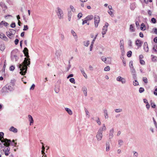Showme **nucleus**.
<instances>
[{
  "label": "nucleus",
  "instance_id": "nucleus-8",
  "mask_svg": "<svg viewBox=\"0 0 157 157\" xmlns=\"http://www.w3.org/2000/svg\"><path fill=\"white\" fill-rule=\"evenodd\" d=\"M10 83V85L7 86L10 91H13L14 89V83L12 82Z\"/></svg>",
  "mask_w": 157,
  "mask_h": 157
},
{
  "label": "nucleus",
  "instance_id": "nucleus-2",
  "mask_svg": "<svg viewBox=\"0 0 157 157\" xmlns=\"http://www.w3.org/2000/svg\"><path fill=\"white\" fill-rule=\"evenodd\" d=\"M1 141L2 143H4L3 145L4 147V149H3V151H1V153H2L3 152L5 153V154L6 156L9 155L10 154V148L9 146L10 145L11 143V140L7 139H3L1 140Z\"/></svg>",
  "mask_w": 157,
  "mask_h": 157
},
{
  "label": "nucleus",
  "instance_id": "nucleus-43",
  "mask_svg": "<svg viewBox=\"0 0 157 157\" xmlns=\"http://www.w3.org/2000/svg\"><path fill=\"white\" fill-rule=\"evenodd\" d=\"M108 12L109 14L111 16L113 17V11L111 10H109L108 11Z\"/></svg>",
  "mask_w": 157,
  "mask_h": 157
},
{
  "label": "nucleus",
  "instance_id": "nucleus-44",
  "mask_svg": "<svg viewBox=\"0 0 157 157\" xmlns=\"http://www.w3.org/2000/svg\"><path fill=\"white\" fill-rule=\"evenodd\" d=\"M69 81L72 83L74 84L75 83V80L74 78H70Z\"/></svg>",
  "mask_w": 157,
  "mask_h": 157
},
{
  "label": "nucleus",
  "instance_id": "nucleus-23",
  "mask_svg": "<svg viewBox=\"0 0 157 157\" xmlns=\"http://www.w3.org/2000/svg\"><path fill=\"white\" fill-rule=\"evenodd\" d=\"M136 7V5L134 3H132L130 6V9L132 10H133Z\"/></svg>",
  "mask_w": 157,
  "mask_h": 157
},
{
  "label": "nucleus",
  "instance_id": "nucleus-10",
  "mask_svg": "<svg viewBox=\"0 0 157 157\" xmlns=\"http://www.w3.org/2000/svg\"><path fill=\"white\" fill-rule=\"evenodd\" d=\"M114 132V130L113 128L110 129L109 131V139L111 140L113 136V133Z\"/></svg>",
  "mask_w": 157,
  "mask_h": 157
},
{
  "label": "nucleus",
  "instance_id": "nucleus-46",
  "mask_svg": "<svg viewBox=\"0 0 157 157\" xmlns=\"http://www.w3.org/2000/svg\"><path fill=\"white\" fill-rule=\"evenodd\" d=\"M138 82L136 80H135V81H133V85L134 86H136L138 85Z\"/></svg>",
  "mask_w": 157,
  "mask_h": 157
},
{
  "label": "nucleus",
  "instance_id": "nucleus-59",
  "mask_svg": "<svg viewBox=\"0 0 157 157\" xmlns=\"http://www.w3.org/2000/svg\"><path fill=\"white\" fill-rule=\"evenodd\" d=\"M154 33L156 34H157V29L156 28H154L153 29Z\"/></svg>",
  "mask_w": 157,
  "mask_h": 157
},
{
  "label": "nucleus",
  "instance_id": "nucleus-12",
  "mask_svg": "<svg viewBox=\"0 0 157 157\" xmlns=\"http://www.w3.org/2000/svg\"><path fill=\"white\" fill-rule=\"evenodd\" d=\"M136 44L139 47H140L142 46L143 42L140 40L137 39L136 41Z\"/></svg>",
  "mask_w": 157,
  "mask_h": 157
},
{
  "label": "nucleus",
  "instance_id": "nucleus-17",
  "mask_svg": "<svg viewBox=\"0 0 157 157\" xmlns=\"http://www.w3.org/2000/svg\"><path fill=\"white\" fill-rule=\"evenodd\" d=\"M9 130L14 133H17V129L13 126H12L10 129Z\"/></svg>",
  "mask_w": 157,
  "mask_h": 157
},
{
  "label": "nucleus",
  "instance_id": "nucleus-39",
  "mask_svg": "<svg viewBox=\"0 0 157 157\" xmlns=\"http://www.w3.org/2000/svg\"><path fill=\"white\" fill-rule=\"evenodd\" d=\"M85 113H86V116H87V117L88 118H89L90 117V115L89 114V112L88 111L86 108L85 109Z\"/></svg>",
  "mask_w": 157,
  "mask_h": 157
},
{
  "label": "nucleus",
  "instance_id": "nucleus-57",
  "mask_svg": "<svg viewBox=\"0 0 157 157\" xmlns=\"http://www.w3.org/2000/svg\"><path fill=\"white\" fill-rule=\"evenodd\" d=\"M41 144H42V151H44L45 148L44 146L43 145V142H41Z\"/></svg>",
  "mask_w": 157,
  "mask_h": 157
},
{
  "label": "nucleus",
  "instance_id": "nucleus-55",
  "mask_svg": "<svg viewBox=\"0 0 157 157\" xmlns=\"http://www.w3.org/2000/svg\"><path fill=\"white\" fill-rule=\"evenodd\" d=\"M72 13L71 10L68 11V16H71Z\"/></svg>",
  "mask_w": 157,
  "mask_h": 157
},
{
  "label": "nucleus",
  "instance_id": "nucleus-27",
  "mask_svg": "<svg viewBox=\"0 0 157 157\" xmlns=\"http://www.w3.org/2000/svg\"><path fill=\"white\" fill-rule=\"evenodd\" d=\"M80 71L84 77L86 78H87V75H86V73H85L83 69H81Z\"/></svg>",
  "mask_w": 157,
  "mask_h": 157
},
{
  "label": "nucleus",
  "instance_id": "nucleus-60",
  "mask_svg": "<svg viewBox=\"0 0 157 157\" xmlns=\"http://www.w3.org/2000/svg\"><path fill=\"white\" fill-rule=\"evenodd\" d=\"M16 26V25H15V24L14 22V23H12L11 24V25H10V26L12 28H14Z\"/></svg>",
  "mask_w": 157,
  "mask_h": 157
},
{
  "label": "nucleus",
  "instance_id": "nucleus-29",
  "mask_svg": "<svg viewBox=\"0 0 157 157\" xmlns=\"http://www.w3.org/2000/svg\"><path fill=\"white\" fill-rule=\"evenodd\" d=\"M5 48V46L3 44H0V50L2 51H3Z\"/></svg>",
  "mask_w": 157,
  "mask_h": 157
},
{
  "label": "nucleus",
  "instance_id": "nucleus-45",
  "mask_svg": "<svg viewBox=\"0 0 157 157\" xmlns=\"http://www.w3.org/2000/svg\"><path fill=\"white\" fill-rule=\"evenodd\" d=\"M122 111V109H120V108L116 109L115 110V112L117 113L121 112V111Z\"/></svg>",
  "mask_w": 157,
  "mask_h": 157
},
{
  "label": "nucleus",
  "instance_id": "nucleus-14",
  "mask_svg": "<svg viewBox=\"0 0 157 157\" xmlns=\"http://www.w3.org/2000/svg\"><path fill=\"white\" fill-rule=\"evenodd\" d=\"M71 33L73 36L74 37V38L75 40L76 41H77L78 40V36L75 32L73 30H71Z\"/></svg>",
  "mask_w": 157,
  "mask_h": 157
},
{
  "label": "nucleus",
  "instance_id": "nucleus-24",
  "mask_svg": "<svg viewBox=\"0 0 157 157\" xmlns=\"http://www.w3.org/2000/svg\"><path fill=\"white\" fill-rule=\"evenodd\" d=\"M9 32H10V33L12 34V35H14L16 33V31L15 30L13 29H10L9 31H8Z\"/></svg>",
  "mask_w": 157,
  "mask_h": 157
},
{
  "label": "nucleus",
  "instance_id": "nucleus-30",
  "mask_svg": "<svg viewBox=\"0 0 157 157\" xmlns=\"http://www.w3.org/2000/svg\"><path fill=\"white\" fill-rule=\"evenodd\" d=\"M10 33L9 31L6 32V34L7 36L10 39H11L13 36V35H12V34L11 33Z\"/></svg>",
  "mask_w": 157,
  "mask_h": 157
},
{
  "label": "nucleus",
  "instance_id": "nucleus-28",
  "mask_svg": "<svg viewBox=\"0 0 157 157\" xmlns=\"http://www.w3.org/2000/svg\"><path fill=\"white\" fill-rule=\"evenodd\" d=\"M93 16L92 15H90L87 16L85 18L88 21L92 19L93 18Z\"/></svg>",
  "mask_w": 157,
  "mask_h": 157
},
{
  "label": "nucleus",
  "instance_id": "nucleus-63",
  "mask_svg": "<svg viewBox=\"0 0 157 157\" xmlns=\"http://www.w3.org/2000/svg\"><path fill=\"white\" fill-rule=\"evenodd\" d=\"M35 86V85L34 84H33L30 89V90H33L34 89Z\"/></svg>",
  "mask_w": 157,
  "mask_h": 157
},
{
  "label": "nucleus",
  "instance_id": "nucleus-54",
  "mask_svg": "<svg viewBox=\"0 0 157 157\" xmlns=\"http://www.w3.org/2000/svg\"><path fill=\"white\" fill-rule=\"evenodd\" d=\"M128 45L129 46L131 47L132 46V42L130 40H128Z\"/></svg>",
  "mask_w": 157,
  "mask_h": 157
},
{
  "label": "nucleus",
  "instance_id": "nucleus-36",
  "mask_svg": "<svg viewBox=\"0 0 157 157\" xmlns=\"http://www.w3.org/2000/svg\"><path fill=\"white\" fill-rule=\"evenodd\" d=\"M132 52L131 51L128 52L127 53V56L128 57H130L132 56Z\"/></svg>",
  "mask_w": 157,
  "mask_h": 157
},
{
  "label": "nucleus",
  "instance_id": "nucleus-3",
  "mask_svg": "<svg viewBox=\"0 0 157 157\" xmlns=\"http://www.w3.org/2000/svg\"><path fill=\"white\" fill-rule=\"evenodd\" d=\"M106 128L105 124H103L102 127L100 128L98 130L96 135V138L98 141H99L102 140L103 137L102 132L103 131H105Z\"/></svg>",
  "mask_w": 157,
  "mask_h": 157
},
{
  "label": "nucleus",
  "instance_id": "nucleus-6",
  "mask_svg": "<svg viewBox=\"0 0 157 157\" xmlns=\"http://www.w3.org/2000/svg\"><path fill=\"white\" fill-rule=\"evenodd\" d=\"M109 25V24L107 22L105 23V25L103 26L102 29V30L101 33L102 35H104L106 33V32L107 31L108 27Z\"/></svg>",
  "mask_w": 157,
  "mask_h": 157
},
{
  "label": "nucleus",
  "instance_id": "nucleus-4",
  "mask_svg": "<svg viewBox=\"0 0 157 157\" xmlns=\"http://www.w3.org/2000/svg\"><path fill=\"white\" fill-rule=\"evenodd\" d=\"M56 13L58 18L60 19L63 18V10L59 7H58L56 10Z\"/></svg>",
  "mask_w": 157,
  "mask_h": 157
},
{
  "label": "nucleus",
  "instance_id": "nucleus-7",
  "mask_svg": "<svg viewBox=\"0 0 157 157\" xmlns=\"http://www.w3.org/2000/svg\"><path fill=\"white\" fill-rule=\"evenodd\" d=\"M117 80L121 82L123 84L125 83L126 82L124 78H122L121 76H119L117 78Z\"/></svg>",
  "mask_w": 157,
  "mask_h": 157
},
{
  "label": "nucleus",
  "instance_id": "nucleus-41",
  "mask_svg": "<svg viewBox=\"0 0 157 157\" xmlns=\"http://www.w3.org/2000/svg\"><path fill=\"white\" fill-rule=\"evenodd\" d=\"M55 54L58 57H59L60 56V52L59 51H57Z\"/></svg>",
  "mask_w": 157,
  "mask_h": 157
},
{
  "label": "nucleus",
  "instance_id": "nucleus-42",
  "mask_svg": "<svg viewBox=\"0 0 157 157\" xmlns=\"http://www.w3.org/2000/svg\"><path fill=\"white\" fill-rule=\"evenodd\" d=\"M120 47H124V42L123 40H121L120 41Z\"/></svg>",
  "mask_w": 157,
  "mask_h": 157
},
{
  "label": "nucleus",
  "instance_id": "nucleus-21",
  "mask_svg": "<svg viewBox=\"0 0 157 157\" xmlns=\"http://www.w3.org/2000/svg\"><path fill=\"white\" fill-rule=\"evenodd\" d=\"M0 6L2 8L4 9L5 10L7 8L6 6L5 5V3L2 2L0 3Z\"/></svg>",
  "mask_w": 157,
  "mask_h": 157
},
{
  "label": "nucleus",
  "instance_id": "nucleus-64",
  "mask_svg": "<svg viewBox=\"0 0 157 157\" xmlns=\"http://www.w3.org/2000/svg\"><path fill=\"white\" fill-rule=\"evenodd\" d=\"M15 67L13 66H12L10 67V70L11 71H13L14 70Z\"/></svg>",
  "mask_w": 157,
  "mask_h": 157
},
{
  "label": "nucleus",
  "instance_id": "nucleus-13",
  "mask_svg": "<svg viewBox=\"0 0 157 157\" xmlns=\"http://www.w3.org/2000/svg\"><path fill=\"white\" fill-rule=\"evenodd\" d=\"M144 49L146 52H148V47L146 42H145L144 43Z\"/></svg>",
  "mask_w": 157,
  "mask_h": 157
},
{
  "label": "nucleus",
  "instance_id": "nucleus-33",
  "mask_svg": "<svg viewBox=\"0 0 157 157\" xmlns=\"http://www.w3.org/2000/svg\"><path fill=\"white\" fill-rule=\"evenodd\" d=\"M70 8L71 9V11H72L73 12H75V9L73 6L71 5L70 6Z\"/></svg>",
  "mask_w": 157,
  "mask_h": 157
},
{
  "label": "nucleus",
  "instance_id": "nucleus-48",
  "mask_svg": "<svg viewBox=\"0 0 157 157\" xmlns=\"http://www.w3.org/2000/svg\"><path fill=\"white\" fill-rule=\"evenodd\" d=\"M133 153L134 154V157H137L138 156V153L135 151H133Z\"/></svg>",
  "mask_w": 157,
  "mask_h": 157
},
{
  "label": "nucleus",
  "instance_id": "nucleus-31",
  "mask_svg": "<svg viewBox=\"0 0 157 157\" xmlns=\"http://www.w3.org/2000/svg\"><path fill=\"white\" fill-rule=\"evenodd\" d=\"M90 43V41L89 40H87L86 41H84L83 42V44L85 46L87 47L89 45V44Z\"/></svg>",
  "mask_w": 157,
  "mask_h": 157
},
{
  "label": "nucleus",
  "instance_id": "nucleus-58",
  "mask_svg": "<svg viewBox=\"0 0 157 157\" xmlns=\"http://www.w3.org/2000/svg\"><path fill=\"white\" fill-rule=\"evenodd\" d=\"M153 120L155 126V127L156 128H157V123L156 121H155V120L154 118H153Z\"/></svg>",
  "mask_w": 157,
  "mask_h": 157
},
{
  "label": "nucleus",
  "instance_id": "nucleus-37",
  "mask_svg": "<svg viewBox=\"0 0 157 157\" xmlns=\"http://www.w3.org/2000/svg\"><path fill=\"white\" fill-rule=\"evenodd\" d=\"M143 80L144 82V83L146 84L148 82V80L146 77H143Z\"/></svg>",
  "mask_w": 157,
  "mask_h": 157
},
{
  "label": "nucleus",
  "instance_id": "nucleus-56",
  "mask_svg": "<svg viewBox=\"0 0 157 157\" xmlns=\"http://www.w3.org/2000/svg\"><path fill=\"white\" fill-rule=\"evenodd\" d=\"M82 13H79L78 14V17L79 19L82 17Z\"/></svg>",
  "mask_w": 157,
  "mask_h": 157
},
{
  "label": "nucleus",
  "instance_id": "nucleus-18",
  "mask_svg": "<svg viewBox=\"0 0 157 157\" xmlns=\"http://www.w3.org/2000/svg\"><path fill=\"white\" fill-rule=\"evenodd\" d=\"M10 91L7 86H4L2 89V92H9Z\"/></svg>",
  "mask_w": 157,
  "mask_h": 157
},
{
  "label": "nucleus",
  "instance_id": "nucleus-51",
  "mask_svg": "<svg viewBox=\"0 0 157 157\" xmlns=\"http://www.w3.org/2000/svg\"><path fill=\"white\" fill-rule=\"evenodd\" d=\"M10 143L12 145L14 146H16V145L17 144V143L15 142L14 140H13L12 143H11V142Z\"/></svg>",
  "mask_w": 157,
  "mask_h": 157
},
{
  "label": "nucleus",
  "instance_id": "nucleus-50",
  "mask_svg": "<svg viewBox=\"0 0 157 157\" xmlns=\"http://www.w3.org/2000/svg\"><path fill=\"white\" fill-rule=\"evenodd\" d=\"M151 21L152 22V23H155L156 22V19H155L154 18V17H153L151 18Z\"/></svg>",
  "mask_w": 157,
  "mask_h": 157
},
{
  "label": "nucleus",
  "instance_id": "nucleus-15",
  "mask_svg": "<svg viewBox=\"0 0 157 157\" xmlns=\"http://www.w3.org/2000/svg\"><path fill=\"white\" fill-rule=\"evenodd\" d=\"M103 113L105 118L108 119V115L107 110L106 109H104L103 110Z\"/></svg>",
  "mask_w": 157,
  "mask_h": 157
},
{
  "label": "nucleus",
  "instance_id": "nucleus-1",
  "mask_svg": "<svg viewBox=\"0 0 157 157\" xmlns=\"http://www.w3.org/2000/svg\"><path fill=\"white\" fill-rule=\"evenodd\" d=\"M23 52L25 56L27 58H25L24 61L21 64H20L19 65L18 67L20 69L21 71L20 73L22 75H24L26 73L27 69V66L29 67L30 64V59L29 58V56L28 48L26 47L25 48Z\"/></svg>",
  "mask_w": 157,
  "mask_h": 157
},
{
  "label": "nucleus",
  "instance_id": "nucleus-47",
  "mask_svg": "<svg viewBox=\"0 0 157 157\" xmlns=\"http://www.w3.org/2000/svg\"><path fill=\"white\" fill-rule=\"evenodd\" d=\"M60 35L61 40H63L65 37L64 34H60Z\"/></svg>",
  "mask_w": 157,
  "mask_h": 157
},
{
  "label": "nucleus",
  "instance_id": "nucleus-26",
  "mask_svg": "<svg viewBox=\"0 0 157 157\" xmlns=\"http://www.w3.org/2000/svg\"><path fill=\"white\" fill-rule=\"evenodd\" d=\"M129 29L132 32H134L135 31L133 25L131 24L130 25Z\"/></svg>",
  "mask_w": 157,
  "mask_h": 157
},
{
  "label": "nucleus",
  "instance_id": "nucleus-32",
  "mask_svg": "<svg viewBox=\"0 0 157 157\" xmlns=\"http://www.w3.org/2000/svg\"><path fill=\"white\" fill-rule=\"evenodd\" d=\"M95 40H92V42L90 46V51H91L92 49V48L93 46V45L94 43V42Z\"/></svg>",
  "mask_w": 157,
  "mask_h": 157
},
{
  "label": "nucleus",
  "instance_id": "nucleus-22",
  "mask_svg": "<svg viewBox=\"0 0 157 157\" xmlns=\"http://www.w3.org/2000/svg\"><path fill=\"white\" fill-rule=\"evenodd\" d=\"M106 150L107 151H108L110 150V145L109 142H107L106 144Z\"/></svg>",
  "mask_w": 157,
  "mask_h": 157
},
{
  "label": "nucleus",
  "instance_id": "nucleus-38",
  "mask_svg": "<svg viewBox=\"0 0 157 157\" xmlns=\"http://www.w3.org/2000/svg\"><path fill=\"white\" fill-rule=\"evenodd\" d=\"M106 58L104 56H102L101 57V59L102 61L104 62L105 63V62L106 60Z\"/></svg>",
  "mask_w": 157,
  "mask_h": 157
},
{
  "label": "nucleus",
  "instance_id": "nucleus-52",
  "mask_svg": "<svg viewBox=\"0 0 157 157\" xmlns=\"http://www.w3.org/2000/svg\"><path fill=\"white\" fill-rule=\"evenodd\" d=\"M28 29V27L27 25H24V29L23 30L24 31H26Z\"/></svg>",
  "mask_w": 157,
  "mask_h": 157
},
{
  "label": "nucleus",
  "instance_id": "nucleus-49",
  "mask_svg": "<svg viewBox=\"0 0 157 157\" xmlns=\"http://www.w3.org/2000/svg\"><path fill=\"white\" fill-rule=\"evenodd\" d=\"M144 88L142 87H140L139 89V92L140 93H142L144 91Z\"/></svg>",
  "mask_w": 157,
  "mask_h": 157
},
{
  "label": "nucleus",
  "instance_id": "nucleus-16",
  "mask_svg": "<svg viewBox=\"0 0 157 157\" xmlns=\"http://www.w3.org/2000/svg\"><path fill=\"white\" fill-rule=\"evenodd\" d=\"M29 120L30 121V125H31L32 124H33L34 121L32 116L31 115H29L28 116Z\"/></svg>",
  "mask_w": 157,
  "mask_h": 157
},
{
  "label": "nucleus",
  "instance_id": "nucleus-9",
  "mask_svg": "<svg viewBox=\"0 0 157 157\" xmlns=\"http://www.w3.org/2000/svg\"><path fill=\"white\" fill-rule=\"evenodd\" d=\"M11 57L12 60L13 61H16L18 59V57L16 54H13L12 52H11Z\"/></svg>",
  "mask_w": 157,
  "mask_h": 157
},
{
  "label": "nucleus",
  "instance_id": "nucleus-25",
  "mask_svg": "<svg viewBox=\"0 0 157 157\" xmlns=\"http://www.w3.org/2000/svg\"><path fill=\"white\" fill-rule=\"evenodd\" d=\"M141 27H140L141 30L144 31L146 29V26H145V25L144 24L142 23Z\"/></svg>",
  "mask_w": 157,
  "mask_h": 157
},
{
  "label": "nucleus",
  "instance_id": "nucleus-35",
  "mask_svg": "<svg viewBox=\"0 0 157 157\" xmlns=\"http://www.w3.org/2000/svg\"><path fill=\"white\" fill-rule=\"evenodd\" d=\"M131 72L132 74L136 73V71L134 67H132L130 68Z\"/></svg>",
  "mask_w": 157,
  "mask_h": 157
},
{
  "label": "nucleus",
  "instance_id": "nucleus-11",
  "mask_svg": "<svg viewBox=\"0 0 157 157\" xmlns=\"http://www.w3.org/2000/svg\"><path fill=\"white\" fill-rule=\"evenodd\" d=\"M82 90L83 93L85 97L87 96V89L86 86H83L82 89Z\"/></svg>",
  "mask_w": 157,
  "mask_h": 157
},
{
  "label": "nucleus",
  "instance_id": "nucleus-53",
  "mask_svg": "<svg viewBox=\"0 0 157 157\" xmlns=\"http://www.w3.org/2000/svg\"><path fill=\"white\" fill-rule=\"evenodd\" d=\"M129 67L130 68L132 67H134L133 66V62L132 61H130L129 62Z\"/></svg>",
  "mask_w": 157,
  "mask_h": 157
},
{
  "label": "nucleus",
  "instance_id": "nucleus-5",
  "mask_svg": "<svg viewBox=\"0 0 157 157\" xmlns=\"http://www.w3.org/2000/svg\"><path fill=\"white\" fill-rule=\"evenodd\" d=\"M94 19L95 26L96 28H97L100 21V17L98 16L95 15L94 16Z\"/></svg>",
  "mask_w": 157,
  "mask_h": 157
},
{
  "label": "nucleus",
  "instance_id": "nucleus-61",
  "mask_svg": "<svg viewBox=\"0 0 157 157\" xmlns=\"http://www.w3.org/2000/svg\"><path fill=\"white\" fill-rule=\"evenodd\" d=\"M140 63L141 64L144 65L145 64V62L143 60L140 59Z\"/></svg>",
  "mask_w": 157,
  "mask_h": 157
},
{
  "label": "nucleus",
  "instance_id": "nucleus-62",
  "mask_svg": "<svg viewBox=\"0 0 157 157\" xmlns=\"http://www.w3.org/2000/svg\"><path fill=\"white\" fill-rule=\"evenodd\" d=\"M132 75L133 76V78L135 79L136 78V73L132 74Z\"/></svg>",
  "mask_w": 157,
  "mask_h": 157
},
{
  "label": "nucleus",
  "instance_id": "nucleus-34",
  "mask_svg": "<svg viewBox=\"0 0 157 157\" xmlns=\"http://www.w3.org/2000/svg\"><path fill=\"white\" fill-rule=\"evenodd\" d=\"M118 144L121 146L122 145L123 143V140H118Z\"/></svg>",
  "mask_w": 157,
  "mask_h": 157
},
{
  "label": "nucleus",
  "instance_id": "nucleus-19",
  "mask_svg": "<svg viewBox=\"0 0 157 157\" xmlns=\"http://www.w3.org/2000/svg\"><path fill=\"white\" fill-rule=\"evenodd\" d=\"M111 58L110 57H108L106 58L105 63L110 64L111 62Z\"/></svg>",
  "mask_w": 157,
  "mask_h": 157
},
{
  "label": "nucleus",
  "instance_id": "nucleus-40",
  "mask_svg": "<svg viewBox=\"0 0 157 157\" xmlns=\"http://www.w3.org/2000/svg\"><path fill=\"white\" fill-rule=\"evenodd\" d=\"M110 68L109 66H107L105 67L104 70V71H109L110 70Z\"/></svg>",
  "mask_w": 157,
  "mask_h": 157
},
{
  "label": "nucleus",
  "instance_id": "nucleus-20",
  "mask_svg": "<svg viewBox=\"0 0 157 157\" xmlns=\"http://www.w3.org/2000/svg\"><path fill=\"white\" fill-rule=\"evenodd\" d=\"M65 110L70 115L72 114V112L70 109L67 108H65Z\"/></svg>",
  "mask_w": 157,
  "mask_h": 157
}]
</instances>
